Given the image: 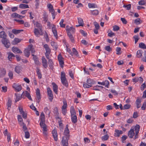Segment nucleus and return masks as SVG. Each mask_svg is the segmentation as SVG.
<instances>
[{
  "label": "nucleus",
  "instance_id": "nucleus-40",
  "mask_svg": "<svg viewBox=\"0 0 146 146\" xmlns=\"http://www.w3.org/2000/svg\"><path fill=\"white\" fill-rule=\"evenodd\" d=\"M142 51L140 50H138L137 52V56L138 58H140L142 56Z\"/></svg>",
  "mask_w": 146,
  "mask_h": 146
},
{
  "label": "nucleus",
  "instance_id": "nucleus-35",
  "mask_svg": "<svg viewBox=\"0 0 146 146\" xmlns=\"http://www.w3.org/2000/svg\"><path fill=\"white\" fill-rule=\"evenodd\" d=\"M43 15L44 21L46 22H47L48 20V15L46 12L45 11H44L43 13Z\"/></svg>",
  "mask_w": 146,
  "mask_h": 146
},
{
  "label": "nucleus",
  "instance_id": "nucleus-20",
  "mask_svg": "<svg viewBox=\"0 0 146 146\" xmlns=\"http://www.w3.org/2000/svg\"><path fill=\"white\" fill-rule=\"evenodd\" d=\"M66 30L68 32H72V33H74L75 31V29L74 28H73L72 27H69L68 26H67L66 27Z\"/></svg>",
  "mask_w": 146,
  "mask_h": 146
},
{
  "label": "nucleus",
  "instance_id": "nucleus-12",
  "mask_svg": "<svg viewBox=\"0 0 146 146\" xmlns=\"http://www.w3.org/2000/svg\"><path fill=\"white\" fill-rule=\"evenodd\" d=\"M23 94L29 100L31 101H32V99L31 98V96L30 95V93L28 92L27 91H25V92H23V93L21 95V96H22Z\"/></svg>",
  "mask_w": 146,
  "mask_h": 146
},
{
  "label": "nucleus",
  "instance_id": "nucleus-49",
  "mask_svg": "<svg viewBox=\"0 0 146 146\" xmlns=\"http://www.w3.org/2000/svg\"><path fill=\"white\" fill-rule=\"evenodd\" d=\"M44 115L43 112H42L40 115V121H44Z\"/></svg>",
  "mask_w": 146,
  "mask_h": 146
},
{
  "label": "nucleus",
  "instance_id": "nucleus-43",
  "mask_svg": "<svg viewBox=\"0 0 146 146\" xmlns=\"http://www.w3.org/2000/svg\"><path fill=\"white\" fill-rule=\"evenodd\" d=\"M109 137V136L108 134H106L102 136V140L103 141L107 140Z\"/></svg>",
  "mask_w": 146,
  "mask_h": 146
},
{
  "label": "nucleus",
  "instance_id": "nucleus-36",
  "mask_svg": "<svg viewBox=\"0 0 146 146\" xmlns=\"http://www.w3.org/2000/svg\"><path fill=\"white\" fill-rule=\"evenodd\" d=\"M18 121L19 122V124L21 125H22L23 123H24L23 121V119L21 116L20 115H18L17 116Z\"/></svg>",
  "mask_w": 146,
  "mask_h": 146
},
{
  "label": "nucleus",
  "instance_id": "nucleus-3",
  "mask_svg": "<svg viewBox=\"0 0 146 146\" xmlns=\"http://www.w3.org/2000/svg\"><path fill=\"white\" fill-rule=\"evenodd\" d=\"M58 58L60 66L62 67H63L64 64V58L62 56L61 54H60L58 56Z\"/></svg>",
  "mask_w": 146,
  "mask_h": 146
},
{
  "label": "nucleus",
  "instance_id": "nucleus-59",
  "mask_svg": "<svg viewBox=\"0 0 146 146\" xmlns=\"http://www.w3.org/2000/svg\"><path fill=\"white\" fill-rule=\"evenodd\" d=\"M105 49L108 52H110L111 50V48L110 46H107L105 47Z\"/></svg>",
  "mask_w": 146,
  "mask_h": 146
},
{
  "label": "nucleus",
  "instance_id": "nucleus-41",
  "mask_svg": "<svg viewBox=\"0 0 146 146\" xmlns=\"http://www.w3.org/2000/svg\"><path fill=\"white\" fill-rule=\"evenodd\" d=\"M6 72L5 70L3 69L2 70L0 74V77H3L5 75Z\"/></svg>",
  "mask_w": 146,
  "mask_h": 146
},
{
  "label": "nucleus",
  "instance_id": "nucleus-52",
  "mask_svg": "<svg viewBox=\"0 0 146 146\" xmlns=\"http://www.w3.org/2000/svg\"><path fill=\"white\" fill-rule=\"evenodd\" d=\"M64 22V20L63 19H61L60 22V26L62 27H65V24H63V23Z\"/></svg>",
  "mask_w": 146,
  "mask_h": 146
},
{
  "label": "nucleus",
  "instance_id": "nucleus-19",
  "mask_svg": "<svg viewBox=\"0 0 146 146\" xmlns=\"http://www.w3.org/2000/svg\"><path fill=\"white\" fill-rule=\"evenodd\" d=\"M34 33L36 36H38L39 34L40 35H42V32H41L40 30L38 29L37 28H35V29Z\"/></svg>",
  "mask_w": 146,
  "mask_h": 146
},
{
  "label": "nucleus",
  "instance_id": "nucleus-48",
  "mask_svg": "<svg viewBox=\"0 0 146 146\" xmlns=\"http://www.w3.org/2000/svg\"><path fill=\"white\" fill-rule=\"evenodd\" d=\"M48 63L49 66L50 68H52L53 63L52 60L51 59H49V60H48Z\"/></svg>",
  "mask_w": 146,
  "mask_h": 146
},
{
  "label": "nucleus",
  "instance_id": "nucleus-53",
  "mask_svg": "<svg viewBox=\"0 0 146 146\" xmlns=\"http://www.w3.org/2000/svg\"><path fill=\"white\" fill-rule=\"evenodd\" d=\"M40 125L41 127L42 128L46 127V125L44 123V121H40Z\"/></svg>",
  "mask_w": 146,
  "mask_h": 146
},
{
  "label": "nucleus",
  "instance_id": "nucleus-4",
  "mask_svg": "<svg viewBox=\"0 0 146 146\" xmlns=\"http://www.w3.org/2000/svg\"><path fill=\"white\" fill-rule=\"evenodd\" d=\"M1 42L7 48H8L10 46V43L9 40L6 38L2 40Z\"/></svg>",
  "mask_w": 146,
  "mask_h": 146
},
{
  "label": "nucleus",
  "instance_id": "nucleus-61",
  "mask_svg": "<svg viewBox=\"0 0 146 146\" xmlns=\"http://www.w3.org/2000/svg\"><path fill=\"white\" fill-rule=\"evenodd\" d=\"M25 133V137L26 138H29L30 136V134L29 132L27 131H26Z\"/></svg>",
  "mask_w": 146,
  "mask_h": 146
},
{
  "label": "nucleus",
  "instance_id": "nucleus-24",
  "mask_svg": "<svg viewBox=\"0 0 146 146\" xmlns=\"http://www.w3.org/2000/svg\"><path fill=\"white\" fill-rule=\"evenodd\" d=\"M47 7L49 9L50 12H51V13H54V11L52 5L50 4H48L47 5Z\"/></svg>",
  "mask_w": 146,
  "mask_h": 146
},
{
  "label": "nucleus",
  "instance_id": "nucleus-50",
  "mask_svg": "<svg viewBox=\"0 0 146 146\" xmlns=\"http://www.w3.org/2000/svg\"><path fill=\"white\" fill-rule=\"evenodd\" d=\"M88 7L89 8H95L97 7V6L95 4L90 3L88 4Z\"/></svg>",
  "mask_w": 146,
  "mask_h": 146
},
{
  "label": "nucleus",
  "instance_id": "nucleus-38",
  "mask_svg": "<svg viewBox=\"0 0 146 146\" xmlns=\"http://www.w3.org/2000/svg\"><path fill=\"white\" fill-rule=\"evenodd\" d=\"M142 22V21L140 18H137L134 20V23L137 25H139Z\"/></svg>",
  "mask_w": 146,
  "mask_h": 146
},
{
  "label": "nucleus",
  "instance_id": "nucleus-56",
  "mask_svg": "<svg viewBox=\"0 0 146 146\" xmlns=\"http://www.w3.org/2000/svg\"><path fill=\"white\" fill-rule=\"evenodd\" d=\"M8 76L10 79H12L13 78V74L11 71H10L8 73Z\"/></svg>",
  "mask_w": 146,
  "mask_h": 146
},
{
  "label": "nucleus",
  "instance_id": "nucleus-34",
  "mask_svg": "<svg viewBox=\"0 0 146 146\" xmlns=\"http://www.w3.org/2000/svg\"><path fill=\"white\" fill-rule=\"evenodd\" d=\"M21 41V40L19 39L15 38L14 39V40L13 41V43L14 44H16L20 42Z\"/></svg>",
  "mask_w": 146,
  "mask_h": 146
},
{
  "label": "nucleus",
  "instance_id": "nucleus-1",
  "mask_svg": "<svg viewBox=\"0 0 146 146\" xmlns=\"http://www.w3.org/2000/svg\"><path fill=\"white\" fill-rule=\"evenodd\" d=\"M61 80L63 85L67 87H68V83L65 77V73L64 72H62L61 73Z\"/></svg>",
  "mask_w": 146,
  "mask_h": 146
},
{
  "label": "nucleus",
  "instance_id": "nucleus-26",
  "mask_svg": "<svg viewBox=\"0 0 146 146\" xmlns=\"http://www.w3.org/2000/svg\"><path fill=\"white\" fill-rule=\"evenodd\" d=\"M115 136L116 137H119L120 135L121 134L123 133V132L121 130L117 129H115Z\"/></svg>",
  "mask_w": 146,
  "mask_h": 146
},
{
  "label": "nucleus",
  "instance_id": "nucleus-16",
  "mask_svg": "<svg viewBox=\"0 0 146 146\" xmlns=\"http://www.w3.org/2000/svg\"><path fill=\"white\" fill-rule=\"evenodd\" d=\"M52 31L54 34V36H55L56 38H57L58 37L56 29L55 27V26L53 25V26L52 28Z\"/></svg>",
  "mask_w": 146,
  "mask_h": 146
},
{
  "label": "nucleus",
  "instance_id": "nucleus-47",
  "mask_svg": "<svg viewBox=\"0 0 146 146\" xmlns=\"http://www.w3.org/2000/svg\"><path fill=\"white\" fill-rule=\"evenodd\" d=\"M116 50L117 52L116 54L117 55H119L121 54V48L120 47H117L116 49Z\"/></svg>",
  "mask_w": 146,
  "mask_h": 146
},
{
  "label": "nucleus",
  "instance_id": "nucleus-60",
  "mask_svg": "<svg viewBox=\"0 0 146 146\" xmlns=\"http://www.w3.org/2000/svg\"><path fill=\"white\" fill-rule=\"evenodd\" d=\"M22 125H23V129L24 131L25 132L26 131H27V128L26 127L25 124L24 123H23Z\"/></svg>",
  "mask_w": 146,
  "mask_h": 146
},
{
  "label": "nucleus",
  "instance_id": "nucleus-27",
  "mask_svg": "<svg viewBox=\"0 0 146 146\" xmlns=\"http://www.w3.org/2000/svg\"><path fill=\"white\" fill-rule=\"evenodd\" d=\"M141 100L139 98H138L136 100L135 103L136 104V106L137 108H139L141 106Z\"/></svg>",
  "mask_w": 146,
  "mask_h": 146
},
{
  "label": "nucleus",
  "instance_id": "nucleus-11",
  "mask_svg": "<svg viewBox=\"0 0 146 146\" xmlns=\"http://www.w3.org/2000/svg\"><path fill=\"white\" fill-rule=\"evenodd\" d=\"M52 133L54 140L56 141H57L58 140V135L56 130L54 129L52 131Z\"/></svg>",
  "mask_w": 146,
  "mask_h": 146
},
{
  "label": "nucleus",
  "instance_id": "nucleus-9",
  "mask_svg": "<svg viewBox=\"0 0 146 146\" xmlns=\"http://www.w3.org/2000/svg\"><path fill=\"white\" fill-rule=\"evenodd\" d=\"M134 131L135 133V139L137 138V134L139 133V130L140 129V126L139 125L137 124L134 127Z\"/></svg>",
  "mask_w": 146,
  "mask_h": 146
},
{
  "label": "nucleus",
  "instance_id": "nucleus-32",
  "mask_svg": "<svg viewBox=\"0 0 146 146\" xmlns=\"http://www.w3.org/2000/svg\"><path fill=\"white\" fill-rule=\"evenodd\" d=\"M72 121L74 123H76L77 121V117L75 115H71Z\"/></svg>",
  "mask_w": 146,
  "mask_h": 146
},
{
  "label": "nucleus",
  "instance_id": "nucleus-55",
  "mask_svg": "<svg viewBox=\"0 0 146 146\" xmlns=\"http://www.w3.org/2000/svg\"><path fill=\"white\" fill-rule=\"evenodd\" d=\"M123 7L125 8H126L127 9L129 10L131 8V5L130 4H129L127 5H124L123 6Z\"/></svg>",
  "mask_w": 146,
  "mask_h": 146
},
{
  "label": "nucleus",
  "instance_id": "nucleus-57",
  "mask_svg": "<svg viewBox=\"0 0 146 146\" xmlns=\"http://www.w3.org/2000/svg\"><path fill=\"white\" fill-rule=\"evenodd\" d=\"M104 86H105V87L108 88L109 86V81L108 80H106L104 82Z\"/></svg>",
  "mask_w": 146,
  "mask_h": 146
},
{
  "label": "nucleus",
  "instance_id": "nucleus-63",
  "mask_svg": "<svg viewBox=\"0 0 146 146\" xmlns=\"http://www.w3.org/2000/svg\"><path fill=\"white\" fill-rule=\"evenodd\" d=\"M113 30L114 31H117L119 29V27L117 25L113 26Z\"/></svg>",
  "mask_w": 146,
  "mask_h": 146
},
{
  "label": "nucleus",
  "instance_id": "nucleus-8",
  "mask_svg": "<svg viewBox=\"0 0 146 146\" xmlns=\"http://www.w3.org/2000/svg\"><path fill=\"white\" fill-rule=\"evenodd\" d=\"M33 23L34 24L35 27H36L37 29H38L41 32H42V25L41 24L38 23L37 22H35L34 21H33Z\"/></svg>",
  "mask_w": 146,
  "mask_h": 146
},
{
  "label": "nucleus",
  "instance_id": "nucleus-10",
  "mask_svg": "<svg viewBox=\"0 0 146 146\" xmlns=\"http://www.w3.org/2000/svg\"><path fill=\"white\" fill-rule=\"evenodd\" d=\"M68 124L66 125V127L64 130V135L67 136V137H68L69 136V130L68 129Z\"/></svg>",
  "mask_w": 146,
  "mask_h": 146
},
{
  "label": "nucleus",
  "instance_id": "nucleus-21",
  "mask_svg": "<svg viewBox=\"0 0 146 146\" xmlns=\"http://www.w3.org/2000/svg\"><path fill=\"white\" fill-rule=\"evenodd\" d=\"M7 37V35L5 32L2 31L0 32V38H2L3 39H6Z\"/></svg>",
  "mask_w": 146,
  "mask_h": 146
},
{
  "label": "nucleus",
  "instance_id": "nucleus-62",
  "mask_svg": "<svg viewBox=\"0 0 146 146\" xmlns=\"http://www.w3.org/2000/svg\"><path fill=\"white\" fill-rule=\"evenodd\" d=\"M94 24L95 26V28L96 29H99L100 28V26L99 24L97 22H94Z\"/></svg>",
  "mask_w": 146,
  "mask_h": 146
},
{
  "label": "nucleus",
  "instance_id": "nucleus-39",
  "mask_svg": "<svg viewBox=\"0 0 146 146\" xmlns=\"http://www.w3.org/2000/svg\"><path fill=\"white\" fill-rule=\"evenodd\" d=\"M51 46L53 47V48L55 50H56L58 46L57 45V43L54 42L52 41L51 42Z\"/></svg>",
  "mask_w": 146,
  "mask_h": 146
},
{
  "label": "nucleus",
  "instance_id": "nucleus-14",
  "mask_svg": "<svg viewBox=\"0 0 146 146\" xmlns=\"http://www.w3.org/2000/svg\"><path fill=\"white\" fill-rule=\"evenodd\" d=\"M36 98L38 99V100H39L40 99V90L38 88H37L36 90ZM39 100L38 101V102L39 103Z\"/></svg>",
  "mask_w": 146,
  "mask_h": 146
},
{
  "label": "nucleus",
  "instance_id": "nucleus-25",
  "mask_svg": "<svg viewBox=\"0 0 146 146\" xmlns=\"http://www.w3.org/2000/svg\"><path fill=\"white\" fill-rule=\"evenodd\" d=\"M78 23L79 24V25L83 27L84 25V23L83 19L80 17H78L77 18Z\"/></svg>",
  "mask_w": 146,
  "mask_h": 146
},
{
  "label": "nucleus",
  "instance_id": "nucleus-31",
  "mask_svg": "<svg viewBox=\"0 0 146 146\" xmlns=\"http://www.w3.org/2000/svg\"><path fill=\"white\" fill-rule=\"evenodd\" d=\"M22 68L21 66H18L15 67V72L17 73H19L21 72Z\"/></svg>",
  "mask_w": 146,
  "mask_h": 146
},
{
  "label": "nucleus",
  "instance_id": "nucleus-5",
  "mask_svg": "<svg viewBox=\"0 0 146 146\" xmlns=\"http://www.w3.org/2000/svg\"><path fill=\"white\" fill-rule=\"evenodd\" d=\"M48 94L49 96V99L50 102H52L53 98L52 92L50 88H47Z\"/></svg>",
  "mask_w": 146,
  "mask_h": 146
},
{
  "label": "nucleus",
  "instance_id": "nucleus-15",
  "mask_svg": "<svg viewBox=\"0 0 146 146\" xmlns=\"http://www.w3.org/2000/svg\"><path fill=\"white\" fill-rule=\"evenodd\" d=\"M12 51L14 53H22V52L18 48L16 47H13L12 48Z\"/></svg>",
  "mask_w": 146,
  "mask_h": 146
},
{
  "label": "nucleus",
  "instance_id": "nucleus-22",
  "mask_svg": "<svg viewBox=\"0 0 146 146\" xmlns=\"http://www.w3.org/2000/svg\"><path fill=\"white\" fill-rule=\"evenodd\" d=\"M12 104V101L10 99H9L8 100V102L7 104V109L8 111H9L11 108V105Z\"/></svg>",
  "mask_w": 146,
  "mask_h": 146
},
{
  "label": "nucleus",
  "instance_id": "nucleus-7",
  "mask_svg": "<svg viewBox=\"0 0 146 146\" xmlns=\"http://www.w3.org/2000/svg\"><path fill=\"white\" fill-rule=\"evenodd\" d=\"M42 60L43 66L45 68H46L48 67L47 61L44 56L42 57Z\"/></svg>",
  "mask_w": 146,
  "mask_h": 146
},
{
  "label": "nucleus",
  "instance_id": "nucleus-45",
  "mask_svg": "<svg viewBox=\"0 0 146 146\" xmlns=\"http://www.w3.org/2000/svg\"><path fill=\"white\" fill-rule=\"evenodd\" d=\"M68 35V36L69 38H70V40H71L72 42H73L74 41V39L73 38V37L71 33L70 32H68L67 33Z\"/></svg>",
  "mask_w": 146,
  "mask_h": 146
},
{
  "label": "nucleus",
  "instance_id": "nucleus-30",
  "mask_svg": "<svg viewBox=\"0 0 146 146\" xmlns=\"http://www.w3.org/2000/svg\"><path fill=\"white\" fill-rule=\"evenodd\" d=\"M7 54L8 55V58L9 60L10 61H11V59L15 57L14 54L11 52L8 53Z\"/></svg>",
  "mask_w": 146,
  "mask_h": 146
},
{
  "label": "nucleus",
  "instance_id": "nucleus-17",
  "mask_svg": "<svg viewBox=\"0 0 146 146\" xmlns=\"http://www.w3.org/2000/svg\"><path fill=\"white\" fill-rule=\"evenodd\" d=\"M24 52L25 55L27 57H28L29 56L30 54V50H29V46L27 48L25 49V50Z\"/></svg>",
  "mask_w": 146,
  "mask_h": 146
},
{
  "label": "nucleus",
  "instance_id": "nucleus-18",
  "mask_svg": "<svg viewBox=\"0 0 146 146\" xmlns=\"http://www.w3.org/2000/svg\"><path fill=\"white\" fill-rule=\"evenodd\" d=\"M134 129H131L128 132V136L130 138H133L135 134L134 132Z\"/></svg>",
  "mask_w": 146,
  "mask_h": 146
},
{
  "label": "nucleus",
  "instance_id": "nucleus-42",
  "mask_svg": "<svg viewBox=\"0 0 146 146\" xmlns=\"http://www.w3.org/2000/svg\"><path fill=\"white\" fill-rule=\"evenodd\" d=\"M19 7L23 9L25 8H28L29 7L27 5L21 4L19 5Z\"/></svg>",
  "mask_w": 146,
  "mask_h": 146
},
{
  "label": "nucleus",
  "instance_id": "nucleus-33",
  "mask_svg": "<svg viewBox=\"0 0 146 146\" xmlns=\"http://www.w3.org/2000/svg\"><path fill=\"white\" fill-rule=\"evenodd\" d=\"M70 112L71 113V115H76V112L75 109L73 106H71L70 107Z\"/></svg>",
  "mask_w": 146,
  "mask_h": 146
},
{
  "label": "nucleus",
  "instance_id": "nucleus-64",
  "mask_svg": "<svg viewBox=\"0 0 146 146\" xmlns=\"http://www.w3.org/2000/svg\"><path fill=\"white\" fill-rule=\"evenodd\" d=\"M146 88V85L145 83L142 84L140 88L141 90L142 91H143Z\"/></svg>",
  "mask_w": 146,
  "mask_h": 146
},
{
  "label": "nucleus",
  "instance_id": "nucleus-58",
  "mask_svg": "<svg viewBox=\"0 0 146 146\" xmlns=\"http://www.w3.org/2000/svg\"><path fill=\"white\" fill-rule=\"evenodd\" d=\"M15 95L16 97L15 100V102H16L20 100L21 97H20V95L18 94H15Z\"/></svg>",
  "mask_w": 146,
  "mask_h": 146
},
{
  "label": "nucleus",
  "instance_id": "nucleus-46",
  "mask_svg": "<svg viewBox=\"0 0 146 146\" xmlns=\"http://www.w3.org/2000/svg\"><path fill=\"white\" fill-rule=\"evenodd\" d=\"M139 46L140 48H143L146 49V46L143 43L141 42L139 44Z\"/></svg>",
  "mask_w": 146,
  "mask_h": 146
},
{
  "label": "nucleus",
  "instance_id": "nucleus-23",
  "mask_svg": "<svg viewBox=\"0 0 146 146\" xmlns=\"http://www.w3.org/2000/svg\"><path fill=\"white\" fill-rule=\"evenodd\" d=\"M44 47L45 49L46 50L45 53H50L51 50L49 48L47 44H45L44 46Z\"/></svg>",
  "mask_w": 146,
  "mask_h": 146
},
{
  "label": "nucleus",
  "instance_id": "nucleus-2",
  "mask_svg": "<svg viewBox=\"0 0 146 146\" xmlns=\"http://www.w3.org/2000/svg\"><path fill=\"white\" fill-rule=\"evenodd\" d=\"M69 139L68 137H66V136H63L62 137V143L63 146H68V140Z\"/></svg>",
  "mask_w": 146,
  "mask_h": 146
},
{
  "label": "nucleus",
  "instance_id": "nucleus-13",
  "mask_svg": "<svg viewBox=\"0 0 146 146\" xmlns=\"http://www.w3.org/2000/svg\"><path fill=\"white\" fill-rule=\"evenodd\" d=\"M52 84L53 86V91L56 94H57L58 89V86L54 82L52 83Z\"/></svg>",
  "mask_w": 146,
  "mask_h": 146
},
{
  "label": "nucleus",
  "instance_id": "nucleus-29",
  "mask_svg": "<svg viewBox=\"0 0 146 146\" xmlns=\"http://www.w3.org/2000/svg\"><path fill=\"white\" fill-rule=\"evenodd\" d=\"M23 30L22 29L21 30H16L15 29H13L12 30V32L15 35H17L21 32L23 31Z\"/></svg>",
  "mask_w": 146,
  "mask_h": 146
},
{
  "label": "nucleus",
  "instance_id": "nucleus-54",
  "mask_svg": "<svg viewBox=\"0 0 146 146\" xmlns=\"http://www.w3.org/2000/svg\"><path fill=\"white\" fill-rule=\"evenodd\" d=\"M91 13L93 15H97L98 14V11L97 10L91 11Z\"/></svg>",
  "mask_w": 146,
  "mask_h": 146
},
{
  "label": "nucleus",
  "instance_id": "nucleus-44",
  "mask_svg": "<svg viewBox=\"0 0 146 146\" xmlns=\"http://www.w3.org/2000/svg\"><path fill=\"white\" fill-rule=\"evenodd\" d=\"M87 83L90 85L93 84L94 83V82L93 80H91L90 78H88L87 80Z\"/></svg>",
  "mask_w": 146,
  "mask_h": 146
},
{
  "label": "nucleus",
  "instance_id": "nucleus-28",
  "mask_svg": "<svg viewBox=\"0 0 146 146\" xmlns=\"http://www.w3.org/2000/svg\"><path fill=\"white\" fill-rule=\"evenodd\" d=\"M36 72L38 78L40 79L42 78V75L40 69L39 68H37L36 70Z\"/></svg>",
  "mask_w": 146,
  "mask_h": 146
},
{
  "label": "nucleus",
  "instance_id": "nucleus-37",
  "mask_svg": "<svg viewBox=\"0 0 146 146\" xmlns=\"http://www.w3.org/2000/svg\"><path fill=\"white\" fill-rule=\"evenodd\" d=\"M44 112L46 114H47L48 115V116H50V111L48 107H46L44 108Z\"/></svg>",
  "mask_w": 146,
  "mask_h": 146
},
{
  "label": "nucleus",
  "instance_id": "nucleus-51",
  "mask_svg": "<svg viewBox=\"0 0 146 146\" xmlns=\"http://www.w3.org/2000/svg\"><path fill=\"white\" fill-rule=\"evenodd\" d=\"M30 51H31L32 53H34L35 52V50L33 48V46L32 45H30L29 46Z\"/></svg>",
  "mask_w": 146,
  "mask_h": 146
},
{
  "label": "nucleus",
  "instance_id": "nucleus-6",
  "mask_svg": "<svg viewBox=\"0 0 146 146\" xmlns=\"http://www.w3.org/2000/svg\"><path fill=\"white\" fill-rule=\"evenodd\" d=\"M18 92L20 91L22 89V86L21 85H18L15 83H14L12 86Z\"/></svg>",
  "mask_w": 146,
  "mask_h": 146
}]
</instances>
